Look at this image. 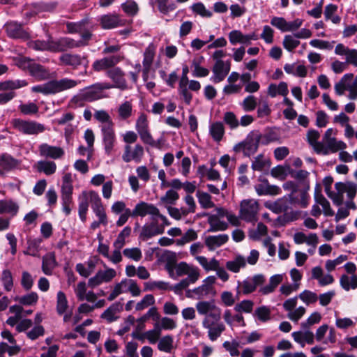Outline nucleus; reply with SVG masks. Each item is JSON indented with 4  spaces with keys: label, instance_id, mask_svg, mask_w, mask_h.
<instances>
[{
    "label": "nucleus",
    "instance_id": "1",
    "mask_svg": "<svg viewBox=\"0 0 357 357\" xmlns=\"http://www.w3.org/2000/svg\"><path fill=\"white\" fill-rule=\"evenodd\" d=\"M199 314L205 315L202 324L207 330L208 339L214 342L221 336L226 327L221 321V309L214 301H199L196 303Z\"/></svg>",
    "mask_w": 357,
    "mask_h": 357
},
{
    "label": "nucleus",
    "instance_id": "2",
    "mask_svg": "<svg viewBox=\"0 0 357 357\" xmlns=\"http://www.w3.org/2000/svg\"><path fill=\"white\" fill-rule=\"evenodd\" d=\"M94 118L100 123L102 135V146L105 153L112 156L116 151V135L113 121L105 110H96L93 114Z\"/></svg>",
    "mask_w": 357,
    "mask_h": 357
},
{
    "label": "nucleus",
    "instance_id": "3",
    "mask_svg": "<svg viewBox=\"0 0 357 357\" xmlns=\"http://www.w3.org/2000/svg\"><path fill=\"white\" fill-rule=\"evenodd\" d=\"M261 141L262 144H268L272 139L268 135L263 136L259 131L253 130L243 142L236 144L233 149L236 153L243 151L245 155L250 156L257 152Z\"/></svg>",
    "mask_w": 357,
    "mask_h": 357
},
{
    "label": "nucleus",
    "instance_id": "4",
    "mask_svg": "<svg viewBox=\"0 0 357 357\" xmlns=\"http://www.w3.org/2000/svg\"><path fill=\"white\" fill-rule=\"evenodd\" d=\"M336 131L333 128H328L324 133L321 144L319 145L318 154L328 155L336 153L347 148V144L341 140H337L334 136Z\"/></svg>",
    "mask_w": 357,
    "mask_h": 357
},
{
    "label": "nucleus",
    "instance_id": "5",
    "mask_svg": "<svg viewBox=\"0 0 357 357\" xmlns=\"http://www.w3.org/2000/svg\"><path fill=\"white\" fill-rule=\"evenodd\" d=\"M73 185L71 173H66L62 177V185L61 188V199L62 211L66 216L71 213L73 206Z\"/></svg>",
    "mask_w": 357,
    "mask_h": 357
},
{
    "label": "nucleus",
    "instance_id": "6",
    "mask_svg": "<svg viewBox=\"0 0 357 357\" xmlns=\"http://www.w3.org/2000/svg\"><path fill=\"white\" fill-rule=\"evenodd\" d=\"M334 90L335 94L339 96H343L347 91L349 99H357V76H354L353 73L344 75L334 85Z\"/></svg>",
    "mask_w": 357,
    "mask_h": 357
},
{
    "label": "nucleus",
    "instance_id": "7",
    "mask_svg": "<svg viewBox=\"0 0 357 357\" xmlns=\"http://www.w3.org/2000/svg\"><path fill=\"white\" fill-rule=\"evenodd\" d=\"M12 127L19 132L26 135H38L45 131L44 124L33 120H26L20 118L13 119L10 121Z\"/></svg>",
    "mask_w": 357,
    "mask_h": 357
},
{
    "label": "nucleus",
    "instance_id": "8",
    "mask_svg": "<svg viewBox=\"0 0 357 357\" xmlns=\"http://www.w3.org/2000/svg\"><path fill=\"white\" fill-rule=\"evenodd\" d=\"M169 275L174 279L183 278L179 283L176 284V289H183L190 284L195 283L199 277L197 269H168Z\"/></svg>",
    "mask_w": 357,
    "mask_h": 357
},
{
    "label": "nucleus",
    "instance_id": "9",
    "mask_svg": "<svg viewBox=\"0 0 357 357\" xmlns=\"http://www.w3.org/2000/svg\"><path fill=\"white\" fill-rule=\"evenodd\" d=\"M17 65L20 68L28 70L30 75L38 81L46 79L50 77V73L46 68L27 57L20 58Z\"/></svg>",
    "mask_w": 357,
    "mask_h": 357
},
{
    "label": "nucleus",
    "instance_id": "10",
    "mask_svg": "<svg viewBox=\"0 0 357 357\" xmlns=\"http://www.w3.org/2000/svg\"><path fill=\"white\" fill-rule=\"evenodd\" d=\"M135 129L141 140L146 144L156 147L158 143L154 140L149 130V122L146 114L140 113L136 120Z\"/></svg>",
    "mask_w": 357,
    "mask_h": 357
},
{
    "label": "nucleus",
    "instance_id": "11",
    "mask_svg": "<svg viewBox=\"0 0 357 357\" xmlns=\"http://www.w3.org/2000/svg\"><path fill=\"white\" fill-rule=\"evenodd\" d=\"M83 195L89 196V202L91 204V208L96 216L102 222L104 226L107 225L108 220L105 207L102 204L100 197L98 193L94 190L89 192L83 191Z\"/></svg>",
    "mask_w": 357,
    "mask_h": 357
},
{
    "label": "nucleus",
    "instance_id": "12",
    "mask_svg": "<svg viewBox=\"0 0 357 357\" xmlns=\"http://www.w3.org/2000/svg\"><path fill=\"white\" fill-rule=\"evenodd\" d=\"M102 98L96 84L85 87L81 89L78 93L73 98V101L77 103L79 102H92Z\"/></svg>",
    "mask_w": 357,
    "mask_h": 357
},
{
    "label": "nucleus",
    "instance_id": "13",
    "mask_svg": "<svg viewBox=\"0 0 357 357\" xmlns=\"http://www.w3.org/2000/svg\"><path fill=\"white\" fill-rule=\"evenodd\" d=\"M310 190V183L306 182L303 188L298 189L291 192L289 195L290 203L293 205H297L301 208H306L309 204L310 195L308 191Z\"/></svg>",
    "mask_w": 357,
    "mask_h": 357
},
{
    "label": "nucleus",
    "instance_id": "14",
    "mask_svg": "<svg viewBox=\"0 0 357 357\" xmlns=\"http://www.w3.org/2000/svg\"><path fill=\"white\" fill-rule=\"evenodd\" d=\"M259 209V204L254 199H245L241 203L240 215L242 219L248 222L255 220Z\"/></svg>",
    "mask_w": 357,
    "mask_h": 357
},
{
    "label": "nucleus",
    "instance_id": "15",
    "mask_svg": "<svg viewBox=\"0 0 357 357\" xmlns=\"http://www.w3.org/2000/svg\"><path fill=\"white\" fill-rule=\"evenodd\" d=\"M303 20L296 19L292 22H287L284 17H273L271 20V24L282 32L294 31L301 26Z\"/></svg>",
    "mask_w": 357,
    "mask_h": 357
},
{
    "label": "nucleus",
    "instance_id": "16",
    "mask_svg": "<svg viewBox=\"0 0 357 357\" xmlns=\"http://www.w3.org/2000/svg\"><path fill=\"white\" fill-rule=\"evenodd\" d=\"M59 61L61 64L73 68H77L80 66H84L86 68L89 65V60L86 56L77 54H63L60 56Z\"/></svg>",
    "mask_w": 357,
    "mask_h": 357
},
{
    "label": "nucleus",
    "instance_id": "17",
    "mask_svg": "<svg viewBox=\"0 0 357 357\" xmlns=\"http://www.w3.org/2000/svg\"><path fill=\"white\" fill-rule=\"evenodd\" d=\"M4 29L8 37L14 39L28 40L30 38L29 33L25 30L21 24L11 21L4 25Z\"/></svg>",
    "mask_w": 357,
    "mask_h": 357
},
{
    "label": "nucleus",
    "instance_id": "18",
    "mask_svg": "<svg viewBox=\"0 0 357 357\" xmlns=\"http://www.w3.org/2000/svg\"><path fill=\"white\" fill-rule=\"evenodd\" d=\"M259 252L257 250H252L250 255L245 258L242 256H237L233 261L227 263V268H241L247 264L250 266L256 264L259 259Z\"/></svg>",
    "mask_w": 357,
    "mask_h": 357
},
{
    "label": "nucleus",
    "instance_id": "19",
    "mask_svg": "<svg viewBox=\"0 0 357 357\" xmlns=\"http://www.w3.org/2000/svg\"><path fill=\"white\" fill-rule=\"evenodd\" d=\"M189 69L188 66H184L182 69V76L178 82V93L181 96L185 103L189 105L192 99V94L188 89V73Z\"/></svg>",
    "mask_w": 357,
    "mask_h": 357
},
{
    "label": "nucleus",
    "instance_id": "20",
    "mask_svg": "<svg viewBox=\"0 0 357 357\" xmlns=\"http://www.w3.org/2000/svg\"><path fill=\"white\" fill-rule=\"evenodd\" d=\"M231 63L229 61L215 62L213 68V75L211 80L213 83H219L225 79L230 70Z\"/></svg>",
    "mask_w": 357,
    "mask_h": 357
},
{
    "label": "nucleus",
    "instance_id": "21",
    "mask_svg": "<svg viewBox=\"0 0 357 357\" xmlns=\"http://www.w3.org/2000/svg\"><path fill=\"white\" fill-rule=\"evenodd\" d=\"M123 59V56L120 55H112L110 56L103 57L96 60L92 65L93 69L96 72L113 68Z\"/></svg>",
    "mask_w": 357,
    "mask_h": 357
},
{
    "label": "nucleus",
    "instance_id": "22",
    "mask_svg": "<svg viewBox=\"0 0 357 357\" xmlns=\"http://www.w3.org/2000/svg\"><path fill=\"white\" fill-rule=\"evenodd\" d=\"M144 148L142 145L137 144L132 149L130 145L126 144L122 159L126 162L135 161L139 162L144 155Z\"/></svg>",
    "mask_w": 357,
    "mask_h": 357
},
{
    "label": "nucleus",
    "instance_id": "23",
    "mask_svg": "<svg viewBox=\"0 0 357 357\" xmlns=\"http://www.w3.org/2000/svg\"><path fill=\"white\" fill-rule=\"evenodd\" d=\"M229 43L234 45L237 43L250 45L252 40H258V36L255 33L243 34L239 30H233L228 34Z\"/></svg>",
    "mask_w": 357,
    "mask_h": 357
},
{
    "label": "nucleus",
    "instance_id": "24",
    "mask_svg": "<svg viewBox=\"0 0 357 357\" xmlns=\"http://www.w3.org/2000/svg\"><path fill=\"white\" fill-rule=\"evenodd\" d=\"M132 211V217H144L149 215L154 219L155 215H159V209L156 206L145 202H140L137 204Z\"/></svg>",
    "mask_w": 357,
    "mask_h": 357
},
{
    "label": "nucleus",
    "instance_id": "25",
    "mask_svg": "<svg viewBox=\"0 0 357 357\" xmlns=\"http://www.w3.org/2000/svg\"><path fill=\"white\" fill-rule=\"evenodd\" d=\"M53 52H64L69 49L84 46L86 43L84 42H77L70 38L63 37L58 40H53Z\"/></svg>",
    "mask_w": 357,
    "mask_h": 357
},
{
    "label": "nucleus",
    "instance_id": "26",
    "mask_svg": "<svg viewBox=\"0 0 357 357\" xmlns=\"http://www.w3.org/2000/svg\"><path fill=\"white\" fill-rule=\"evenodd\" d=\"M38 151L40 156L54 160L61 158L65 153V151L62 148L56 146H51L47 143L41 144L38 147Z\"/></svg>",
    "mask_w": 357,
    "mask_h": 357
},
{
    "label": "nucleus",
    "instance_id": "27",
    "mask_svg": "<svg viewBox=\"0 0 357 357\" xmlns=\"http://www.w3.org/2000/svg\"><path fill=\"white\" fill-rule=\"evenodd\" d=\"M80 83V80H75L67 77L59 80H52L51 84L52 93L55 94L63 91L73 89Z\"/></svg>",
    "mask_w": 357,
    "mask_h": 357
},
{
    "label": "nucleus",
    "instance_id": "28",
    "mask_svg": "<svg viewBox=\"0 0 357 357\" xmlns=\"http://www.w3.org/2000/svg\"><path fill=\"white\" fill-rule=\"evenodd\" d=\"M335 54L345 56L346 63L357 67V50L350 49L342 43H338L335 47Z\"/></svg>",
    "mask_w": 357,
    "mask_h": 357
},
{
    "label": "nucleus",
    "instance_id": "29",
    "mask_svg": "<svg viewBox=\"0 0 357 357\" xmlns=\"http://www.w3.org/2000/svg\"><path fill=\"white\" fill-rule=\"evenodd\" d=\"M100 22L104 29H111L125 24V20L117 14H107L100 17Z\"/></svg>",
    "mask_w": 357,
    "mask_h": 357
},
{
    "label": "nucleus",
    "instance_id": "30",
    "mask_svg": "<svg viewBox=\"0 0 357 357\" xmlns=\"http://www.w3.org/2000/svg\"><path fill=\"white\" fill-rule=\"evenodd\" d=\"M106 75L114 82L116 88L125 90L128 88L124 73L120 68L116 67L107 70Z\"/></svg>",
    "mask_w": 357,
    "mask_h": 357
},
{
    "label": "nucleus",
    "instance_id": "31",
    "mask_svg": "<svg viewBox=\"0 0 357 357\" xmlns=\"http://www.w3.org/2000/svg\"><path fill=\"white\" fill-rule=\"evenodd\" d=\"M116 275L114 269H106L105 271H99L98 273L89 280V285L95 287L102 282H109Z\"/></svg>",
    "mask_w": 357,
    "mask_h": 357
},
{
    "label": "nucleus",
    "instance_id": "32",
    "mask_svg": "<svg viewBox=\"0 0 357 357\" xmlns=\"http://www.w3.org/2000/svg\"><path fill=\"white\" fill-rule=\"evenodd\" d=\"M20 165V161L14 158L8 153L0 154V175L4 176V171L8 172L17 168Z\"/></svg>",
    "mask_w": 357,
    "mask_h": 357
},
{
    "label": "nucleus",
    "instance_id": "33",
    "mask_svg": "<svg viewBox=\"0 0 357 357\" xmlns=\"http://www.w3.org/2000/svg\"><path fill=\"white\" fill-rule=\"evenodd\" d=\"M123 305L120 302H116L111 305L101 314V318L108 323L116 321L119 318V313L123 310Z\"/></svg>",
    "mask_w": 357,
    "mask_h": 357
},
{
    "label": "nucleus",
    "instance_id": "34",
    "mask_svg": "<svg viewBox=\"0 0 357 357\" xmlns=\"http://www.w3.org/2000/svg\"><path fill=\"white\" fill-rule=\"evenodd\" d=\"M258 195H277L280 193V188L277 185H270L268 181L264 179L255 186Z\"/></svg>",
    "mask_w": 357,
    "mask_h": 357
},
{
    "label": "nucleus",
    "instance_id": "35",
    "mask_svg": "<svg viewBox=\"0 0 357 357\" xmlns=\"http://www.w3.org/2000/svg\"><path fill=\"white\" fill-rule=\"evenodd\" d=\"M155 56V48L152 45H149L145 50L143 59V78L146 81L150 68L153 63Z\"/></svg>",
    "mask_w": 357,
    "mask_h": 357
},
{
    "label": "nucleus",
    "instance_id": "36",
    "mask_svg": "<svg viewBox=\"0 0 357 357\" xmlns=\"http://www.w3.org/2000/svg\"><path fill=\"white\" fill-rule=\"evenodd\" d=\"M163 227H160L156 222H153L149 225H145L142 229L140 237L143 239H148L154 236L164 233Z\"/></svg>",
    "mask_w": 357,
    "mask_h": 357
},
{
    "label": "nucleus",
    "instance_id": "37",
    "mask_svg": "<svg viewBox=\"0 0 357 357\" xmlns=\"http://www.w3.org/2000/svg\"><path fill=\"white\" fill-rule=\"evenodd\" d=\"M229 239L227 234L208 236L205 239V244L210 250H213L226 243Z\"/></svg>",
    "mask_w": 357,
    "mask_h": 357
},
{
    "label": "nucleus",
    "instance_id": "38",
    "mask_svg": "<svg viewBox=\"0 0 357 357\" xmlns=\"http://www.w3.org/2000/svg\"><path fill=\"white\" fill-rule=\"evenodd\" d=\"M347 273L343 275L340 279L341 286L346 291L357 287V277L354 273V269H347Z\"/></svg>",
    "mask_w": 357,
    "mask_h": 357
},
{
    "label": "nucleus",
    "instance_id": "39",
    "mask_svg": "<svg viewBox=\"0 0 357 357\" xmlns=\"http://www.w3.org/2000/svg\"><path fill=\"white\" fill-rule=\"evenodd\" d=\"M267 93L271 98L278 95L287 96L289 93L288 85L285 82H280L278 84H270L267 89Z\"/></svg>",
    "mask_w": 357,
    "mask_h": 357
},
{
    "label": "nucleus",
    "instance_id": "40",
    "mask_svg": "<svg viewBox=\"0 0 357 357\" xmlns=\"http://www.w3.org/2000/svg\"><path fill=\"white\" fill-rule=\"evenodd\" d=\"M291 335L294 341L300 344L302 347H305V342L309 344L314 343V335L310 331L294 332Z\"/></svg>",
    "mask_w": 357,
    "mask_h": 357
},
{
    "label": "nucleus",
    "instance_id": "41",
    "mask_svg": "<svg viewBox=\"0 0 357 357\" xmlns=\"http://www.w3.org/2000/svg\"><path fill=\"white\" fill-rule=\"evenodd\" d=\"M264 281V276L257 275L252 278H248L242 284V289L244 294H249L255 291L257 286L261 284Z\"/></svg>",
    "mask_w": 357,
    "mask_h": 357
},
{
    "label": "nucleus",
    "instance_id": "42",
    "mask_svg": "<svg viewBox=\"0 0 357 357\" xmlns=\"http://www.w3.org/2000/svg\"><path fill=\"white\" fill-rule=\"evenodd\" d=\"M28 47L37 51H50L53 52L54 45L53 39L49 38L47 40H30L27 43Z\"/></svg>",
    "mask_w": 357,
    "mask_h": 357
},
{
    "label": "nucleus",
    "instance_id": "43",
    "mask_svg": "<svg viewBox=\"0 0 357 357\" xmlns=\"http://www.w3.org/2000/svg\"><path fill=\"white\" fill-rule=\"evenodd\" d=\"M335 190L338 192L347 193V197L350 199H353L357 192V184L351 182L347 183H336L335 184Z\"/></svg>",
    "mask_w": 357,
    "mask_h": 357
},
{
    "label": "nucleus",
    "instance_id": "44",
    "mask_svg": "<svg viewBox=\"0 0 357 357\" xmlns=\"http://www.w3.org/2000/svg\"><path fill=\"white\" fill-rule=\"evenodd\" d=\"M225 126L220 121L213 122L209 126V134L215 142H220L225 135Z\"/></svg>",
    "mask_w": 357,
    "mask_h": 357
},
{
    "label": "nucleus",
    "instance_id": "45",
    "mask_svg": "<svg viewBox=\"0 0 357 357\" xmlns=\"http://www.w3.org/2000/svg\"><path fill=\"white\" fill-rule=\"evenodd\" d=\"M133 106L130 100L124 101L117 107L118 119L121 121H126L132 115Z\"/></svg>",
    "mask_w": 357,
    "mask_h": 357
},
{
    "label": "nucleus",
    "instance_id": "46",
    "mask_svg": "<svg viewBox=\"0 0 357 357\" xmlns=\"http://www.w3.org/2000/svg\"><path fill=\"white\" fill-rule=\"evenodd\" d=\"M219 216V214L208 215V222L210 225L208 231L215 232L218 231H225L227 229V223L220 220Z\"/></svg>",
    "mask_w": 357,
    "mask_h": 357
},
{
    "label": "nucleus",
    "instance_id": "47",
    "mask_svg": "<svg viewBox=\"0 0 357 357\" xmlns=\"http://www.w3.org/2000/svg\"><path fill=\"white\" fill-rule=\"evenodd\" d=\"M203 56L195 58L192 61V75L195 77H205L208 75L209 70L201 66L204 61Z\"/></svg>",
    "mask_w": 357,
    "mask_h": 357
},
{
    "label": "nucleus",
    "instance_id": "48",
    "mask_svg": "<svg viewBox=\"0 0 357 357\" xmlns=\"http://www.w3.org/2000/svg\"><path fill=\"white\" fill-rule=\"evenodd\" d=\"M36 167L39 172H43L46 175H52L56 170V163L50 160H40L36 163Z\"/></svg>",
    "mask_w": 357,
    "mask_h": 357
},
{
    "label": "nucleus",
    "instance_id": "49",
    "mask_svg": "<svg viewBox=\"0 0 357 357\" xmlns=\"http://www.w3.org/2000/svg\"><path fill=\"white\" fill-rule=\"evenodd\" d=\"M312 277L318 280L321 286H326L333 282V278L329 273H326L323 269H313Z\"/></svg>",
    "mask_w": 357,
    "mask_h": 357
},
{
    "label": "nucleus",
    "instance_id": "50",
    "mask_svg": "<svg viewBox=\"0 0 357 357\" xmlns=\"http://www.w3.org/2000/svg\"><path fill=\"white\" fill-rule=\"evenodd\" d=\"M158 349L160 351L171 353L174 349V338L170 335H167L160 338L158 342Z\"/></svg>",
    "mask_w": 357,
    "mask_h": 357
},
{
    "label": "nucleus",
    "instance_id": "51",
    "mask_svg": "<svg viewBox=\"0 0 357 357\" xmlns=\"http://www.w3.org/2000/svg\"><path fill=\"white\" fill-rule=\"evenodd\" d=\"M337 6L330 3L326 6L324 9V16L326 20H331L333 24H338L341 22V17L336 15Z\"/></svg>",
    "mask_w": 357,
    "mask_h": 357
},
{
    "label": "nucleus",
    "instance_id": "52",
    "mask_svg": "<svg viewBox=\"0 0 357 357\" xmlns=\"http://www.w3.org/2000/svg\"><path fill=\"white\" fill-rule=\"evenodd\" d=\"M89 24V20L86 18L77 22H67L66 28L69 33H81Z\"/></svg>",
    "mask_w": 357,
    "mask_h": 357
},
{
    "label": "nucleus",
    "instance_id": "53",
    "mask_svg": "<svg viewBox=\"0 0 357 357\" xmlns=\"http://www.w3.org/2000/svg\"><path fill=\"white\" fill-rule=\"evenodd\" d=\"M27 85L25 80H7L0 82V91L15 90Z\"/></svg>",
    "mask_w": 357,
    "mask_h": 357
},
{
    "label": "nucleus",
    "instance_id": "54",
    "mask_svg": "<svg viewBox=\"0 0 357 357\" xmlns=\"http://www.w3.org/2000/svg\"><path fill=\"white\" fill-rule=\"evenodd\" d=\"M79 202L78 206V213L80 220L84 222L86 220V214L89 209V202L88 199H89V195H84L83 192H82L81 196L79 198Z\"/></svg>",
    "mask_w": 357,
    "mask_h": 357
},
{
    "label": "nucleus",
    "instance_id": "55",
    "mask_svg": "<svg viewBox=\"0 0 357 357\" xmlns=\"http://www.w3.org/2000/svg\"><path fill=\"white\" fill-rule=\"evenodd\" d=\"M18 208L17 204L11 200H0V214L10 213L15 215Z\"/></svg>",
    "mask_w": 357,
    "mask_h": 357
},
{
    "label": "nucleus",
    "instance_id": "56",
    "mask_svg": "<svg viewBox=\"0 0 357 357\" xmlns=\"http://www.w3.org/2000/svg\"><path fill=\"white\" fill-rule=\"evenodd\" d=\"M155 2L159 12L165 15L176 8V3L169 0H155Z\"/></svg>",
    "mask_w": 357,
    "mask_h": 357
},
{
    "label": "nucleus",
    "instance_id": "57",
    "mask_svg": "<svg viewBox=\"0 0 357 357\" xmlns=\"http://www.w3.org/2000/svg\"><path fill=\"white\" fill-rule=\"evenodd\" d=\"M196 196L202 208L206 209L214 207L215 204L208 193L198 190L196 192Z\"/></svg>",
    "mask_w": 357,
    "mask_h": 357
},
{
    "label": "nucleus",
    "instance_id": "58",
    "mask_svg": "<svg viewBox=\"0 0 357 357\" xmlns=\"http://www.w3.org/2000/svg\"><path fill=\"white\" fill-rule=\"evenodd\" d=\"M131 234V227H126L123 229V230L119 234L116 239L114 242V246L116 249L121 250L126 243V239L128 236H130Z\"/></svg>",
    "mask_w": 357,
    "mask_h": 357
},
{
    "label": "nucleus",
    "instance_id": "59",
    "mask_svg": "<svg viewBox=\"0 0 357 357\" xmlns=\"http://www.w3.org/2000/svg\"><path fill=\"white\" fill-rule=\"evenodd\" d=\"M123 256L128 259L139 261L142 258V252L139 248H129L123 250Z\"/></svg>",
    "mask_w": 357,
    "mask_h": 357
},
{
    "label": "nucleus",
    "instance_id": "60",
    "mask_svg": "<svg viewBox=\"0 0 357 357\" xmlns=\"http://www.w3.org/2000/svg\"><path fill=\"white\" fill-rule=\"evenodd\" d=\"M320 137L319 132L314 129L310 130L307 132V139L309 144L312 146L314 151L318 153L319 146L321 144V142H318Z\"/></svg>",
    "mask_w": 357,
    "mask_h": 357
},
{
    "label": "nucleus",
    "instance_id": "61",
    "mask_svg": "<svg viewBox=\"0 0 357 357\" xmlns=\"http://www.w3.org/2000/svg\"><path fill=\"white\" fill-rule=\"evenodd\" d=\"M190 9L193 13L200 15L202 17H211L212 16V12L206 9L204 3L197 2L193 3L190 6Z\"/></svg>",
    "mask_w": 357,
    "mask_h": 357
},
{
    "label": "nucleus",
    "instance_id": "62",
    "mask_svg": "<svg viewBox=\"0 0 357 357\" xmlns=\"http://www.w3.org/2000/svg\"><path fill=\"white\" fill-rule=\"evenodd\" d=\"M43 242L42 238H30L27 241L28 247L26 251H25V254L30 255L32 256L36 255L40 245Z\"/></svg>",
    "mask_w": 357,
    "mask_h": 357
},
{
    "label": "nucleus",
    "instance_id": "63",
    "mask_svg": "<svg viewBox=\"0 0 357 357\" xmlns=\"http://www.w3.org/2000/svg\"><path fill=\"white\" fill-rule=\"evenodd\" d=\"M299 44L300 41L295 37V34L294 36L286 35L282 42L284 47L289 52H292Z\"/></svg>",
    "mask_w": 357,
    "mask_h": 357
},
{
    "label": "nucleus",
    "instance_id": "64",
    "mask_svg": "<svg viewBox=\"0 0 357 357\" xmlns=\"http://www.w3.org/2000/svg\"><path fill=\"white\" fill-rule=\"evenodd\" d=\"M20 112L24 115H33L38 112V106L32 102H29L19 105Z\"/></svg>",
    "mask_w": 357,
    "mask_h": 357
}]
</instances>
